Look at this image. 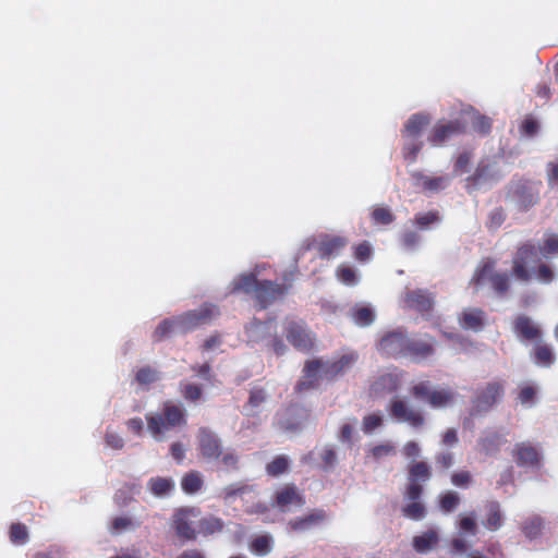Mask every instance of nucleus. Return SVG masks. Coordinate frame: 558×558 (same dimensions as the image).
<instances>
[{
  "instance_id": "aec40b11",
  "label": "nucleus",
  "mask_w": 558,
  "mask_h": 558,
  "mask_svg": "<svg viewBox=\"0 0 558 558\" xmlns=\"http://www.w3.org/2000/svg\"><path fill=\"white\" fill-rule=\"evenodd\" d=\"M271 541L268 536L257 537L253 545L252 550L257 555H265L270 550Z\"/></svg>"
},
{
  "instance_id": "2eb2a0df",
  "label": "nucleus",
  "mask_w": 558,
  "mask_h": 558,
  "mask_svg": "<svg viewBox=\"0 0 558 558\" xmlns=\"http://www.w3.org/2000/svg\"><path fill=\"white\" fill-rule=\"evenodd\" d=\"M203 484L197 473H190L182 478V488L187 494L196 493Z\"/></svg>"
},
{
  "instance_id": "09e8293b",
  "label": "nucleus",
  "mask_w": 558,
  "mask_h": 558,
  "mask_svg": "<svg viewBox=\"0 0 558 558\" xmlns=\"http://www.w3.org/2000/svg\"><path fill=\"white\" fill-rule=\"evenodd\" d=\"M138 380L146 381L148 379V372L141 371L137 375Z\"/></svg>"
},
{
  "instance_id": "4c0bfd02",
  "label": "nucleus",
  "mask_w": 558,
  "mask_h": 558,
  "mask_svg": "<svg viewBox=\"0 0 558 558\" xmlns=\"http://www.w3.org/2000/svg\"><path fill=\"white\" fill-rule=\"evenodd\" d=\"M129 427L134 433L140 434L143 430L144 423H143V421L141 418H132L129 422Z\"/></svg>"
},
{
  "instance_id": "a211bd4d",
  "label": "nucleus",
  "mask_w": 558,
  "mask_h": 558,
  "mask_svg": "<svg viewBox=\"0 0 558 558\" xmlns=\"http://www.w3.org/2000/svg\"><path fill=\"white\" fill-rule=\"evenodd\" d=\"M449 399H450L449 393L446 391H442V390L433 391L427 396L428 403L435 408H440V407L446 405L448 403Z\"/></svg>"
},
{
  "instance_id": "ddd939ff",
  "label": "nucleus",
  "mask_w": 558,
  "mask_h": 558,
  "mask_svg": "<svg viewBox=\"0 0 558 558\" xmlns=\"http://www.w3.org/2000/svg\"><path fill=\"white\" fill-rule=\"evenodd\" d=\"M148 487L155 496H163L173 488V482L168 478H153Z\"/></svg>"
},
{
  "instance_id": "a878e982",
  "label": "nucleus",
  "mask_w": 558,
  "mask_h": 558,
  "mask_svg": "<svg viewBox=\"0 0 558 558\" xmlns=\"http://www.w3.org/2000/svg\"><path fill=\"white\" fill-rule=\"evenodd\" d=\"M373 218L376 223L385 225L391 221V214L388 209L380 207L373 211Z\"/></svg>"
},
{
  "instance_id": "5fc2aeb1",
  "label": "nucleus",
  "mask_w": 558,
  "mask_h": 558,
  "mask_svg": "<svg viewBox=\"0 0 558 558\" xmlns=\"http://www.w3.org/2000/svg\"><path fill=\"white\" fill-rule=\"evenodd\" d=\"M384 450H386V448H384V447L383 448H376L375 449V454L379 456L381 453V451H384Z\"/></svg>"
},
{
  "instance_id": "4468645a",
  "label": "nucleus",
  "mask_w": 558,
  "mask_h": 558,
  "mask_svg": "<svg viewBox=\"0 0 558 558\" xmlns=\"http://www.w3.org/2000/svg\"><path fill=\"white\" fill-rule=\"evenodd\" d=\"M517 332L525 338H535L538 329L533 322L527 318H519L515 325Z\"/></svg>"
},
{
  "instance_id": "8fccbe9b",
  "label": "nucleus",
  "mask_w": 558,
  "mask_h": 558,
  "mask_svg": "<svg viewBox=\"0 0 558 558\" xmlns=\"http://www.w3.org/2000/svg\"><path fill=\"white\" fill-rule=\"evenodd\" d=\"M435 219H436V216L432 215V214L421 218V220H426V221H423L422 223H429V222L434 221Z\"/></svg>"
},
{
  "instance_id": "de8ad7c7",
  "label": "nucleus",
  "mask_w": 558,
  "mask_h": 558,
  "mask_svg": "<svg viewBox=\"0 0 558 558\" xmlns=\"http://www.w3.org/2000/svg\"><path fill=\"white\" fill-rule=\"evenodd\" d=\"M180 558H203L198 553H185Z\"/></svg>"
},
{
  "instance_id": "9d476101",
  "label": "nucleus",
  "mask_w": 558,
  "mask_h": 558,
  "mask_svg": "<svg viewBox=\"0 0 558 558\" xmlns=\"http://www.w3.org/2000/svg\"><path fill=\"white\" fill-rule=\"evenodd\" d=\"M353 320L359 326H367L374 320V312L373 310L367 305H360L357 306L353 314Z\"/></svg>"
},
{
  "instance_id": "4be33fe9",
  "label": "nucleus",
  "mask_w": 558,
  "mask_h": 558,
  "mask_svg": "<svg viewBox=\"0 0 558 558\" xmlns=\"http://www.w3.org/2000/svg\"><path fill=\"white\" fill-rule=\"evenodd\" d=\"M287 468L288 460L283 457H278L267 465V471L270 474L277 475L282 473Z\"/></svg>"
},
{
  "instance_id": "9b49d317",
  "label": "nucleus",
  "mask_w": 558,
  "mask_h": 558,
  "mask_svg": "<svg viewBox=\"0 0 558 558\" xmlns=\"http://www.w3.org/2000/svg\"><path fill=\"white\" fill-rule=\"evenodd\" d=\"M403 339L398 335L385 337L380 342V348L387 353L397 354L402 351Z\"/></svg>"
},
{
  "instance_id": "1a4fd4ad",
  "label": "nucleus",
  "mask_w": 558,
  "mask_h": 558,
  "mask_svg": "<svg viewBox=\"0 0 558 558\" xmlns=\"http://www.w3.org/2000/svg\"><path fill=\"white\" fill-rule=\"evenodd\" d=\"M301 499L294 488L284 487L278 493L277 504L283 510H290L292 506H298Z\"/></svg>"
},
{
  "instance_id": "603ef678",
  "label": "nucleus",
  "mask_w": 558,
  "mask_h": 558,
  "mask_svg": "<svg viewBox=\"0 0 558 558\" xmlns=\"http://www.w3.org/2000/svg\"><path fill=\"white\" fill-rule=\"evenodd\" d=\"M454 433L450 432L446 434L445 440L446 441H453L454 440Z\"/></svg>"
},
{
  "instance_id": "a18cd8bd",
  "label": "nucleus",
  "mask_w": 558,
  "mask_h": 558,
  "mask_svg": "<svg viewBox=\"0 0 558 558\" xmlns=\"http://www.w3.org/2000/svg\"><path fill=\"white\" fill-rule=\"evenodd\" d=\"M324 365L320 363V362H311L308 363L307 365V369L308 371H313V372H320V368L323 367Z\"/></svg>"
},
{
  "instance_id": "f257e3e1",
  "label": "nucleus",
  "mask_w": 558,
  "mask_h": 558,
  "mask_svg": "<svg viewBox=\"0 0 558 558\" xmlns=\"http://www.w3.org/2000/svg\"><path fill=\"white\" fill-rule=\"evenodd\" d=\"M175 529L184 537H193L195 533H214L220 529L216 519H199L194 510H181L175 517Z\"/></svg>"
},
{
  "instance_id": "72a5a7b5",
  "label": "nucleus",
  "mask_w": 558,
  "mask_h": 558,
  "mask_svg": "<svg viewBox=\"0 0 558 558\" xmlns=\"http://www.w3.org/2000/svg\"><path fill=\"white\" fill-rule=\"evenodd\" d=\"M405 512L409 517L416 519L422 515L423 507L418 502H413L405 509Z\"/></svg>"
},
{
  "instance_id": "39448f33",
  "label": "nucleus",
  "mask_w": 558,
  "mask_h": 558,
  "mask_svg": "<svg viewBox=\"0 0 558 558\" xmlns=\"http://www.w3.org/2000/svg\"><path fill=\"white\" fill-rule=\"evenodd\" d=\"M428 477V470L425 464L416 463L413 464L410 469V480L412 485L409 490V495L412 499L416 498L420 495V487L416 485L420 481H425Z\"/></svg>"
},
{
  "instance_id": "423d86ee",
  "label": "nucleus",
  "mask_w": 558,
  "mask_h": 558,
  "mask_svg": "<svg viewBox=\"0 0 558 558\" xmlns=\"http://www.w3.org/2000/svg\"><path fill=\"white\" fill-rule=\"evenodd\" d=\"M460 324L465 329L477 330L484 324L483 314L477 310H465L460 316Z\"/></svg>"
},
{
  "instance_id": "5701e85b",
  "label": "nucleus",
  "mask_w": 558,
  "mask_h": 558,
  "mask_svg": "<svg viewBox=\"0 0 558 558\" xmlns=\"http://www.w3.org/2000/svg\"><path fill=\"white\" fill-rule=\"evenodd\" d=\"M11 541L15 544H22L27 538V531L24 525L15 524L11 527L10 532Z\"/></svg>"
},
{
  "instance_id": "b1692460",
  "label": "nucleus",
  "mask_w": 558,
  "mask_h": 558,
  "mask_svg": "<svg viewBox=\"0 0 558 558\" xmlns=\"http://www.w3.org/2000/svg\"><path fill=\"white\" fill-rule=\"evenodd\" d=\"M519 461L523 464H534L537 462V452L532 448H523L519 451Z\"/></svg>"
},
{
  "instance_id": "c756f323",
  "label": "nucleus",
  "mask_w": 558,
  "mask_h": 558,
  "mask_svg": "<svg viewBox=\"0 0 558 558\" xmlns=\"http://www.w3.org/2000/svg\"><path fill=\"white\" fill-rule=\"evenodd\" d=\"M344 364H348V360L342 357L340 361L333 363L332 365L325 366V373L329 375H336L342 371Z\"/></svg>"
},
{
  "instance_id": "f8f14e48",
  "label": "nucleus",
  "mask_w": 558,
  "mask_h": 558,
  "mask_svg": "<svg viewBox=\"0 0 558 558\" xmlns=\"http://www.w3.org/2000/svg\"><path fill=\"white\" fill-rule=\"evenodd\" d=\"M397 381V377L392 374L383 375L373 384L372 390L375 395H379L386 390L391 391L396 388Z\"/></svg>"
},
{
  "instance_id": "c9c22d12",
  "label": "nucleus",
  "mask_w": 558,
  "mask_h": 558,
  "mask_svg": "<svg viewBox=\"0 0 558 558\" xmlns=\"http://www.w3.org/2000/svg\"><path fill=\"white\" fill-rule=\"evenodd\" d=\"M371 246L366 243L361 244L356 247L355 255L359 259L364 260L371 255Z\"/></svg>"
},
{
  "instance_id": "dca6fc26",
  "label": "nucleus",
  "mask_w": 558,
  "mask_h": 558,
  "mask_svg": "<svg viewBox=\"0 0 558 558\" xmlns=\"http://www.w3.org/2000/svg\"><path fill=\"white\" fill-rule=\"evenodd\" d=\"M427 120L425 117L422 116H414L412 117L405 126V135L408 138H414L415 135L420 132V130L426 125Z\"/></svg>"
},
{
  "instance_id": "7ed1b4c3",
  "label": "nucleus",
  "mask_w": 558,
  "mask_h": 558,
  "mask_svg": "<svg viewBox=\"0 0 558 558\" xmlns=\"http://www.w3.org/2000/svg\"><path fill=\"white\" fill-rule=\"evenodd\" d=\"M536 267V255L530 250L520 251L518 258L514 263V274L524 280L533 277V271Z\"/></svg>"
},
{
  "instance_id": "f704fd0d",
  "label": "nucleus",
  "mask_w": 558,
  "mask_h": 558,
  "mask_svg": "<svg viewBox=\"0 0 558 558\" xmlns=\"http://www.w3.org/2000/svg\"><path fill=\"white\" fill-rule=\"evenodd\" d=\"M538 281L547 282L553 279L551 270L546 266H541L538 274L535 276Z\"/></svg>"
},
{
  "instance_id": "393cba45",
  "label": "nucleus",
  "mask_w": 558,
  "mask_h": 558,
  "mask_svg": "<svg viewBox=\"0 0 558 558\" xmlns=\"http://www.w3.org/2000/svg\"><path fill=\"white\" fill-rule=\"evenodd\" d=\"M553 361V354L549 349L539 347L536 351V362L541 365H548Z\"/></svg>"
},
{
  "instance_id": "c03bdc74",
  "label": "nucleus",
  "mask_w": 558,
  "mask_h": 558,
  "mask_svg": "<svg viewBox=\"0 0 558 558\" xmlns=\"http://www.w3.org/2000/svg\"><path fill=\"white\" fill-rule=\"evenodd\" d=\"M405 452L409 457L415 456L418 452V449L415 444H408L405 446Z\"/></svg>"
},
{
  "instance_id": "4d7b16f0",
  "label": "nucleus",
  "mask_w": 558,
  "mask_h": 558,
  "mask_svg": "<svg viewBox=\"0 0 558 558\" xmlns=\"http://www.w3.org/2000/svg\"><path fill=\"white\" fill-rule=\"evenodd\" d=\"M473 558H481V557L475 556V557H473Z\"/></svg>"
},
{
  "instance_id": "49530a36",
  "label": "nucleus",
  "mask_w": 558,
  "mask_h": 558,
  "mask_svg": "<svg viewBox=\"0 0 558 558\" xmlns=\"http://www.w3.org/2000/svg\"><path fill=\"white\" fill-rule=\"evenodd\" d=\"M549 178H550V180L558 179V165L553 166L550 168V170H549Z\"/></svg>"
},
{
  "instance_id": "bb28decb",
  "label": "nucleus",
  "mask_w": 558,
  "mask_h": 558,
  "mask_svg": "<svg viewBox=\"0 0 558 558\" xmlns=\"http://www.w3.org/2000/svg\"><path fill=\"white\" fill-rule=\"evenodd\" d=\"M381 424V416L371 414L364 418V428L366 432H372Z\"/></svg>"
},
{
  "instance_id": "0eeeda50",
  "label": "nucleus",
  "mask_w": 558,
  "mask_h": 558,
  "mask_svg": "<svg viewBox=\"0 0 558 558\" xmlns=\"http://www.w3.org/2000/svg\"><path fill=\"white\" fill-rule=\"evenodd\" d=\"M201 450L204 457L215 459L219 456V445L215 435L203 433L201 436Z\"/></svg>"
},
{
  "instance_id": "7c9ffc66",
  "label": "nucleus",
  "mask_w": 558,
  "mask_h": 558,
  "mask_svg": "<svg viewBox=\"0 0 558 558\" xmlns=\"http://www.w3.org/2000/svg\"><path fill=\"white\" fill-rule=\"evenodd\" d=\"M535 389L530 386H525L521 389L520 400L523 404H527L534 397Z\"/></svg>"
},
{
  "instance_id": "473e14b6",
  "label": "nucleus",
  "mask_w": 558,
  "mask_h": 558,
  "mask_svg": "<svg viewBox=\"0 0 558 558\" xmlns=\"http://www.w3.org/2000/svg\"><path fill=\"white\" fill-rule=\"evenodd\" d=\"M486 526L489 530H496L500 526V514L497 511L489 514L486 521Z\"/></svg>"
},
{
  "instance_id": "c85d7f7f",
  "label": "nucleus",
  "mask_w": 558,
  "mask_h": 558,
  "mask_svg": "<svg viewBox=\"0 0 558 558\" xmlns=\"http://www.w3.org/2000/svg\"><path fill=\"white\" fill-rule=\"evenodd\" d=\"M132 525V521L128 518H116L113 521H112V530L113 532L118 533V532H121L122 530H125L128 527H130Z\"/></svg>"
},
{
  "instance_id": "f3484780",
  "label": "nucleus",
  "mask_w": 558,
  "mask_h": 558,
  "mask_svg": "<svg viewBox=\"0 0 558 558\" xmlns=\"http://www.w3.org/2000/svg\"><path fill=\"white\" fill-rule=\"evenodd\" d=\"M289 339L299 349H305L311 343L310 335L303 329L291 332Z\"/></svg>"
},
{
  "instance_id": "79ce46f5",
  "label": "nucleus",
  "mask_w": 558,
  "mask_h": 558,
  "mask_svg": "<svg viewBox=\"0 0 558 558\" xmlns=\"http://www.w3.org/2000/svg\"><path fill=\"white\" fill-rule=\"evenodd\" d=\"M253 284V278L251 277H244L243 278V283H239L236 282L235 283V289H244V290H248V288Z\"/></svg>"
},
{
  "instance_id": "ea45409f",
  "label": "nucleus",
  "mask_w": 558,
  "mask_h": 558,
  "mask_svg": "<svg viewBox=\"0 0 558 558\" xmlns=\"http://www.w3.org/2000/svg\"><path fill=\"white\" fill-rule=\"evenodd\" d=\"M452 482L454 485H465L470 482V476L466 473L456 474L452 477Z\"/></svg>"
},
{
  "instance_id": "6e6552de",
  "label": "nucleus",
  "mask_w": 558,
  "mask_h": 558,
  "mask_svg": "<svg viewBox=\"0 0 558 558\" xmlns=\"http://www.w3.org/2000/svg\"><path fill=\"white\" fill-rule=\"evenodd\" d=\"M437 542V534L434 531H427L414 537L413 546L417 551L426 553L433 549Z\"/></svg>"
},
{
  "instance_id": "37998d69",
  "label": "nucleus",
  "mask_w": 558,
  "mask_h": 558,
  "mask_svg": "<svg viewBox=\"0 0 558 558\" xmlns=\"http://www.w3.org/2000/svg\"><path fill=\"white\" fill-rule=\"evenodd\" d=\"M172 456L177 459V460H180L181 457H182V453H183V448L180 446V445H173L172 446Z\"/></svg>"
},
{
  "instance_id": "58836bf2",
  "label": "nucleus",
  "mask_w": 558,
  "mask_h": 558,
  "mask_svg": "<svg viewBox=\"0 0 558 558\" xmlns=\"http://www.w3.org/2000/svg\"><path fill=\"white\" fill-rule=\"evenodd\" d=\"M421 299H423L422 301H412L411 302V305L412 306H416L418 310H422V311H425V310H428L430 307V301L422 295H420Z\"/></svg>"
},
{
  "instance_id": "cd10ccee",
  "label": "nucleus",
  "mask_w": 558,
  "mask_h": 558,
  "mask_svg": "<svg viewBox=\"0 0 558 558\" xmlns=\"http://www.w3.org/2000/svg\"><path fill=\"white\" fill-rule=\"evenodd\" d=\"M458 499L454 494L448 493L440 498L441 508L446 511L456 507Z\"/></svg>"
},
{
  "instance_id": "a19ab883",
  "label": "nucleus",
  "mask_w": 558,
  "mask_h": 558,
  "mask_svg": "<svg viewBox=\"0 0 558 558\" xmlns=\"http://www.w3.org/2000/svg\"><path fill=\"white\" fill-rule=\"evenodd\" d=\"M536 123L533 120H526L522 124V129L526 134H532L536 129Z\"/></svg>"
},
{
  "instance_id": "6e6d98bb",
  "label": "nucleus",
  "mask_w": 558,
  "mask_h": 558,
  "mask_svg": "<svg viewBox=\"0 0 558 558\" xmlns=\"http://www.w3.org/2000/svg\"><path fill=\"white\" fill-rule=\"evenodd\" d=\"M121 445H122V440L120 438L117 439V441L114 442V446L120 447Z\"/></svg>"
},
{
  "instance_id": "20e7f679",
  "label": "nucleus",
  "mask_w": 558,
  "mask_h": 558,
  "mask_svg": "<svg viewBox=\"0 0 558 558\" xmlns=\"http://www.w3.org/2000/svg\"><path fill=\"white\" fill-rule=\"evenodd\" d=\"M391 414L397 420L408 422L413 426L420 425L423 421L421 414L412 409H409L402 400H396L392 402Z\"/></svg>"
},
{
  "instance_id": "f03ea898",
  "label": "nucleus",
  "mask_w": 558,
  "mask_h": 558,
  "mask_svg": "<svg viewBox=\"0 0 558 558\" xmlns=\"http://www.w3.org/2000/svg\"><path fill=\"white\" fill-rule=\"evenodd\" d=\"M183 422V413L177 405H167L163 416L155 414L148 417V430L156 439H161L167 430Z\"/></svg>"
},
{
  "instance_id": "3c124183",
  "label": "nucleus",
  "mask_w": 558,
  "mask_h": 558,
  "mask_svg": "<svg viewBox=\"0 0 558 558\" xmlns=\"http://www.w3.org/2000/svg\"><path fill=\"white\" fill-rule=\"evenodd\" d=\"M494 393L492 395V402L495 401L497 399V397L499 396V390L498 388L494 387L490 389Z\"/></svg>"
},
{
  "instance_id": "412c9836",
  "label": "nucleus",
  "mask_w": 558,
  "mask_h": 558,
  "mask_svg": "<svg viewBox=\"0 0 558 558\" xmlns=\"http://www.w3.org/2000/svg\"><path fill=\"white\" fill-rule=\"evenodd\" d=\"M337 277L345 284H353L356 282V275L354 270L347 266L340 267L338 269Z\"/></svg>"
},
{
  "instance_id": "e433bc0d",
  "label": "nucleus",
  "mask_w": 558,
  "mask_h": 558,
  "mask_svg": "<svg viewBox=\"0 0 558 558\" xmlns=\"http://www.w3.org/2000/svg\"><path fill=\"white\" fill-rule=\"evenodd\" d=\"M460 527L464 532H472L474 527V519L471 515H464L460 520Z\"/></svg>"
},
{
  "instance_id": "6ab92c4d",
  "label": "nucleus",
  "mask_w": 558,
  "mask_h": 558,
  "mask_svg": "<svg viewBox=\"0 0 558 558\" xmlns=\"http://www.w3.org/2000/svg\"><path fill=\"white\" fill-rule=\"evenodd\" d=\"M542 251L546 257L558 253V236L555 234L547 235L544 240Z\"/></svg>"
},
{
  "instance_id": "2f4dec72",
  "label": "nucleus",
  "mask_w": 558,
  "mask_h": 558,
  "mask_svg": "<svg viewBox=\"0 0 558 558\" xmlns=\"http://www.w3.org/2000/svg\"><path fill=\"white\" fill-rule=\"evenodd\" d=\"M184 396L190 400H196L201 396V390L197 386L186 385L184 388Z\"/></svg>"
},
{
  "instance_id": "864d4df0",
  "label": "nucleus",
  "mask_w": 558,
  "mask_h": 558,
  "mask_svg": "<svg viewBox=\"0 0 558 558\" xmlns=\"http://www.w3.org/2000/svg\"><path fill=\"white\" fill-rule=\"evenodd\" d=\"M499 279H501V277H499V276H498V277H496V278L494 279V283H495V286H496L498 289H502V286L499 283Z\"/></svg>"
}]
</instances>
